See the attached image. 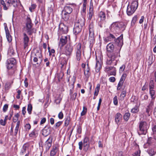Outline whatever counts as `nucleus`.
Wrapping results in <instances>:
<instances>
[{
    "mask_svg": "<svg viewBox=\"0 0 156 156\" xmlns=\"http://www.w3.org/2000/svg\"><path fill=\"white\" fill-rule=\"evenodd\" d=\"M73 49L72 46L68 44L65 46L64 51L60 52L61 62L63 65L67 64L69 59L72 55Z\"/></svg>",
    "mask_w": 156,
    "mask_h": 156,
    "instance_id": "obj_1",
    "label": "nucleus"
},
{
    "mask_svg": "<svg viewBox=\"0 0 156 156\" xmlns=\"http://www.w3.org/2000/svg\"><path fill=\"white\" fill-rule=\"evenodd\" d=\"M138 5V0H133L131 5L127 6L126 12L129 16L132 15L136 10Z\"/></svg>",
    "mask_w": 156,
    "mask_h": 156,
    "instance_id": "obj_2",
    "label": "nucleus"
},
{
    "mask_svg": "<svg viewBox=\"0 0 156 156\" xmlns=\"http://www.w3.org/2000/svg\"><path fill=\"white\" fill-rule=\"evenodd\" d=\"M33 25L30 18L27 17L26 20V28L27 33L29 35H31L33 33L36 32L34 28H32Z\"/></svg>",
    "mask_w": 156,
    "mask_h": 156,
    "instance_id": "obj_3",
    "label": "nucleus"
},
{
    "mask_svg": "<svg viewBox=\"0 0 156 156\" xmlns=\"http://www.w3.org/2000/svg\"><path fill=\"white\" fill-rule=\"evenodd\" d=\"M149 128L147 123L145 121H141L140 122L139 125V130L138 133L139 135H145L147 133Z\"/></svg>",
    "mask_w": 156,
    "mask_h": 156,
    "instance_id": "obj_4",
    "label": "nucleus"
},
{
    "mask_svg": "<svg viewBox=\"0 0 156 156\" xmlns=\"http://www.w3.org/2000/svg\"><path fill=\"white\" fill-rule=\"evenodd\" d=\"M75 51L76 60L77 61H79L81 58L82 53L81 44L80 43H78L76 44L75 49Z\"/></svg>",
    "mask_w": 156,
    "mask_h": 156,
    "instance_id": "obj_5",
    "label": "nucleus"
},
{
    "mask_svg": "<svg viewBox=\"0 0 156 156\" xmlns=\"http://www.w3.org/2000/svg\"><path fill=\"white\" fill-rule=\"evenodd\" d=\"M94 25L93 23H91L89 26V41L90 44L94 43Z\"/></svg>",
    "mask_w": 156,
    "mask_h": 156,
    "instance_id": "obj_6",
    "label": "nucleus"
},
{
    "mask_svg": "<svg viewBox=\"0 0 156 156\" xmlns=\"http://www.w3.org/2000/svg\"><path fill=\"white\" fill-rule=\"evenodd\" d=\"M149 94H156V82L151 80L149 84Z\"/></svg>",
    "mask_w": 156,
    "mask_h": 156,
    "instance_id": "obj_7",
    "label": "nucleus"
},
{
    "mask_svg": "<svg viewBox=\"0 0 156 156\" xmlns=\"http://www.w3.org/2000/svg\"><path fill=\"white\" fill-rule=\"evenodd\" d=\"M105 71L110 75L115 76L116 70L114 66H106L105 69Z\"/></svg>",
    "mask_w": 156,
    "mask_h": 156,
    "instance_id": "obj_8",
    "label": "nucleus"
},
{
    "mask_svg": "<svg viewBox=\"0 0 156 156\" xmlns=\"http://www.w3.org/2000/svg\"><path fill=\"white\" fill-rule=\"evenodd\" d=\"M59 33L61 34H66L68 32V27L63 23H61L59 24Z\"/></svg>",
    "mask_w": 156,
    "mask_h": 156,
    "instance_id": "obj_9",
    "label": "nucleus"
},
{
    "mask_svg": "<svg viewBox=\"0 0 156 156\" xmlns=\"http://www.w3.org/2000/svg\"><path fill=\"white\" fill-rule=\"evenodd\" d=\"M94 15V12L93 7V4L91 1L90 3L89 12H88L87 14V17L88 20H90Z\"/></svg>",
    "mask_w": 156,
    "mask_h": 156,
    "instance_id": "obj_10",
    "label": "nucleus"
},
{
    "mask_svg": "<svg viewBox=\"0 0 156 156\" xmlns=\"http://www.w3.org/2000/svg\"><path fill=\"white\" fill-rule=\"evenodd\" d=\"M69 38L68 36L63 35L60 38L59 42V45L60 47H62L67 43V39Z\"/></svg>",
    "mask_w": 156,
    "mask_h": 156,
    "instance_id": "obj_11",
    "label": "nucleus"
},
{
    "mask_svg": "<svg viewBox=\"0 0 156 156\" xmlns=\"http://www.w3.org/2000/svg\"><path fill=\"white\" fill-rule=\"evenodd\" d=\"M16 60L14 58H11L7 61V67L8 69H11L16 63Z\"/></svg>",
    "mask_w": 156,
    "mask_h": 156,
    "instance_id": "obj_12",
    "label": "nucleus"
},
{
    "mask_svg": "<svg viewBox=\"0 0 156 156\" xmlns=\"http://www.w3.org/2000/svg\"><path fill=\"white\" fill-rule=\"evenodd\" d=\"M51 127L49 125H46L42 130V135L46 136L50 134L51 132Z\"/></svg>",
    "mask_w": 156,
    "mask_h": 156,
    "instance_id": "obj_13",
    "label": "nucleus"
},
{
    "mask_svg": "<svg viewBox=\"0 0 156 156\" xmlns=\"http://www.w3.org/2000/svg\"><path fill=\"white\" fill-rule=\"evenodd\" d=\"M115 44L119 47L120 49L121 48L123 44V35L121 34L119 37L115 40Z\"/></svg>",
    "mask_w": 156,
    "mask_h": 156,
    "instance_id": "obj_14",
    "label": "nucleus"
},
{
    "mask_svg": "<svg viewBox=\"0 0 156 156\" xmlns=\"http://www.w3.org/2000/svg\"><path fill=\"white\" fill-rule=\"evenodd\" d=\"M34 56H35L34 57L33 60V61L35 63H37V64L38 65H40L42 61V59H41V61L39 63L37 62L38 61V58H41L42 57L41 53L39 51H37L35 54Z\"/></svg>",
    "mask_w": 156,
    "mask_h": 156,
    "instance_id": "obj_15",
    "label": "nucleus"
},
{
    "mask_svg": "<svg viewBox=\"0 0 156 156\" xmlns=\"http://www.w3.org/2000/svg\"><path fill=\"white\" fill-rule=\"evenodd\" d=\"M23 40L24 48L25 49L28 45V43L29 41L28 37L25 33H23Z\"/></svg>",
    "mask_w": 156,
    "mask_h": 156,
    "instance_id": "obj_16",
    "label": "nucleus"
},
{
    "mask_svg": "<svg viewBox=\"0 0 156 156\" xmlns=\"http://www.w3.org/2000/svg\"><path fill=\"white\" fill-rule=\"evenodd\" d=\"M119 23L117 22L113 23L110 27L109 28L113 32L116 31L119 29Z\"/></svg>",
    "mask_w": 156,
    "mask_h": 156,
    "instance_id": "obj_17",
    "label": "nucleus"
},
{
    "mask_svg": "<svg viewBox=\"0 0 156 156\" xmlns=\"http://www.w3.org/2000/svg\"><path fill=\"white\" fill-rule=\"evenodd\" d=\"M79 145V149L80 150H82L83 148V150L87 151L88 150L90 146V144L83 143L82 141L80 142L78 144Z\"/></svg>",
    "mask_w": 156,
    "mask_h": 156,
    "instance_id": "obj_18",
    "label": "nucleus"
},
{
    "mask_svg": "<svg viewBox=\"0 0 156 156\" xmlns=\"http://www.w3.org/2000/svg\"><path fill=\"white\" fill-rule=\"evenodd\" d=\"M82 28V27H81V26H78L77 24H75L73 31L74 34L75 35L78 34L81 31Z\"/></svg>",
    "mask_w": 156,
    "mask_h": 156,
    "instance_id": "obj_19",
    "label": "nucleus"
},
{
    "mask_svg": "<svg viewBox=\"0 0 156 156\" xmlns=\"http://www.w3.org/2000/svg\"><path fill=\"white\" fill-rule=\"evenodd\" d=\"M151 98V99L147 106L152 108L153 106L154 105V99L156 97V94H150Z\"/></svg>",
    "mask_w": 156,
    "mask_h": 156,
    "instance_id": "obj_20",
    "label": "nucleus"
},
{
    "mask_svg": "<svg viewBox=\"0 0 156 156\" xmlns=\"http://www.w3.org/2000/svg\"><path fill=\"white\" fill-rule=\"evenodd\" d=\"M108 56L114 61L118 56L120 57V56L119 53L117 52H115L108 55Z\"/></svg>",
    "mask_w": 156,
    "mask_h": 156,
    "instance_id": "obj_21",
    "label": "nucleus"
},
{
    "mask_svg": "<svg viewBox=\"0 0 156 156\" xmlns=\"http://www.w3.org/2000/svg\"><path fill=\"white\" fill-rule=\"evenodd\" d=\"M122 118V115L119 113H117L115 115V122L118 125L119 122L121 120Z\"/></svg>",
    "mask_w": 156,
    "mask_h": 156,
    "instance_id": "obj_22",
    "label": "nucleus"
},
{
    "mask_svg": "<svg viewBox=\"0 0 156 156\" xmlns=\"http://www.w3.org/2000/svg\"><path fill=\"white\" fill-rule=\"evenodd\" d=\"M73 11V9L72 7L66 5L65 6L64 9L62 10L64 12L70 14Z\"/></svg>",
    "mask_w": 156,
    "mask_h": 156,
    "instance_id": "obj_23",
    "label": "nucleus"
},
{
    "mask_svg": "<svg viewBox=\"0 0 156 156\" xmlns=\"http://www.w3.org/2000/svg\"><path fill=\"white\" fill-rule=\"evenodd\" d=\"M52 144V139H50L49 138L46 141L45 146L46 147V150H49Z\"/></svg>",
    "mask_w": 156,
    "mask_h": 156,
    "instance_id": "obj_24",
    "label": "nucleus"
},
{
    "mask_svg": "<svg viewBox=\"0 0 156 156\" xmlns=\"http://www.w3.org/2000/svg\"><path fill=\"white\" fill-rule=\"evenodd\" d=\"M29 145L28 144H25L23 146L21 150L20 154L21 155H23L24 153H25L26 151L28 149Z\"/></svg>",
    "mask_w": 156,
    "mask_h": 156,
    "instance_id": "obj_25",
    "label": "nucleus"
},
{
    "mask_svg": "<svg viewBox=\"0 0 156 156\" xmlns=\"http://www.w3.org/2000/svg\"><path fill=\"white\" fill-rule=\"evenodd\" d=\"M12 83L10 82H7L4 86V89L5 92H7L11 87Z\"/></svg>",
    "mask_w": 156,
    "mask_h": 156,
    "instance_id": "obj_26",
    "label": "nucleus"
},
{
    "mask_svg": "<svg viewBox=\"0 0 156 156\" xmlns=\"http://www.w3.org/2000/svg\"><path fill=\"white\" fill-rule=\"evenodd\" d=\"M96 59H97V58L96 57ZM101 68V63L99 61L97 60L95 66L96 72L97 73L98 72L100 69Z\"/></svg>",
    "mask_w": 156,
    "mask_h": 156,
    "instance_id": "obj_27",
    "label": "nucleus"
},
{
    "mask_svg": "<svg viewBox=\"0 0 156 156\" xmlns=\"http://www.w3.org/2000/svg\"><path fill=\"white\" fill-rule=\"evenodd\" d=\"M38 135V132L35 129H34L29 134V136L30 137L34 138L36 137Z\"/></svg>",
    "mask_w": 156,
    "mask_h": 156,
    "instance_id": "obj_28",
    "label": "nucleus"
},
{
    "mask_svg": "<svg viewBox=\"0 0 156 156\" xmlns=\"http://www.w3.org/2000/svg\"><path fill=\"white\" fill-rule=\"evenodd\" d=\"M106 48L108 52H112L114 50V46L112 43H109L107 45Z\"/></svg>",
    "mask_w": 156,
    "mask_h": 156,
    "instance_id": "obj_29",
    "label": "nucleus"
},
{
    "mask_svg": "<svg viewBox=\"0 0 156 156\" xmlns=\"http://www.w3.org/2000/svg\"><path fill=\"white\" fill-rule=\"evenodd\" d=\"M77 24L79 26H81V27H83L85 24V20L83 19H79L75 24Z\"/></svg>",
    "mask_w": 156,
    "mask_h": 156,
    "instance_id": "obj_30",
    "label": "nucleus"
},
{
    "mask_svg": "<svg viewBox=\"0 0 156 156\" xmlns=\"http://www.w3.org/2000/svg\"><path fill=\"white\" fill-rule=\"evenodd\" d=\"M20 122L19 120H18L16 122V126L15 128L14 132V136H16L18 131H20Z\"/></svg>",
    "mask_w": 156,
    "mask_h": 156,
    "instance_id": "obj_31",
    "label": "nucleus"
},
{
    "mask_svg": "<svg viewBox=\"0 0 156 156\" xmlns=\"http://www.w3.org/2000/svg\"><path fill=\"white\" fill-rule=\"evenodd\" d=\"M83 8L81 12L83 13H85L86 11V6L87 3L88 2L87 0H83Z\"/></svg>",
    "mask_w": 156,
    "mask_h": 156,
    "instance_id": "obj_32",
    "label": "nucleus"
},
{
    "mask_svg": "<svg viewBox=\"0 0 156 156\" xmlns=\"http://www.w3.org/2000/svg\"><path fill=\"white\" fill-rule=\"evenodd\" d=\"M12 4L14 7H16L21 5V3L20 0H12Z\"/></svg>",
    "mask_w": 156,
    "mask_h": 156,
    "instance_id": "obj_33",
    "label": "nucleus"
},
{
    "mask_svg": "<svg viewBox=\"0 0 156 156\" xmlns=\"http://www.w3.org/2000/svg\"><path fill=\"white\" fill-rule=\"evenodd\" d=\"M87 68L86 69H84V74L86 77L88 78L90 75V69L88 64H87Z\"/></svg>",
    "mask_w": 156,
    "mask_h": 156,
    "instance_id": "obj_34",
    "label": "nucleus"
},
{
    "mask_svg": "<svg viewBox=\"0 0 156 156\" xmlns=\"http://www.w3.org/2000/svg\"><path fill=\"white\" fill-rule=\"evenodd\" d=\"M69 13H67L66 12L62 11V16L63 19L65 20H67L69 17Z\"/></svg>",
    "mask_w": 156,
    "mask_h": 156,
    "instance_id": "obj_35",
    "label": "nucleus"
},
{
    "mask_svg": "<svg viewBox=\"0 0 156 156\" xmlns=\"http://www.w3.org/2000/svg\"><path fill=\"white\" fill-rule=\"evenodd\" d=\"M116 39L115 36L114 35L112 34H110L106 38V40H107L108 41H111L114 40Z\"/></svg>",
    "mask_w": 156,
    "mask_h": 156,
    "instance_id": "obj_36",
    "label": "nucleus"
},
{
    "mask_svg": "<svg viewBox=\"0 0 156 156\" xmlns=\"http://www.w3.org/2000/svg\"><path fill=\"white\" fill-rule=\"evenodd\" d=\"M57 149L56 147H54L51 151L50 152V156H54L55 155L57 152Z\"/></svg>",
    "mask_w": 156,
    "mask_h": 156,
    "instance_id": "obj_37",
    "label": "nucleus"
},
{
    "mask_svg": "<svg viewBox=\"0 0 156 156\" xmlns=\"http://www.w3.org/2000/svg\"><path fill=\"white\" fill-rule=\"evenodd\" d=\"M99 17L100 20H105L106 18L105 13L102 11L100 12L99 14Z\"/></svg>",
    "mask_w": 156,
    "mask_h": 156,
    "instance_id": "obj_38",
    "label": "nucleus"
},
{
    "mask_svg": "<svg viewBox=\"0 0 156 156\" xmlns=\"http://www.w3.org/2000/svg\"><path fill=\"white\" fill-rule=\"evenodd\" d=\"M100 88V85L99 84L97 85V87L95 88L94 93V96H97L98 94Z\"/></svg>",
    "mask_w": 156,
    "mask_h": 156,
    "instance_id": "obj_39",
    "label": "nucleus"
},
{
    "mask_svg": "<svg viewBox=\"0 0 156 156\" xmlns=\"http://www.w3.org/2000/svg\"><path fill=\"white\" fill-rule=\"evenodd\" d=\"M113 62L114 61L112 59L108 56L106 61V64L108 65H110L112 64Z\"/></svg>",
    "mask_w": 156,
    "mask_h": 156,
    "instance_id": "obj_40",
    "label": "nucleus"
},
{
    "mask_svg": "<svg viewBox=\"0 0 156 156\" xmlns=\"http://www.w3.org/2000/svg\"><path fill=\"white\" fill-rule=\"evenodd\" d=\"M105 20H100L98 22V24L100 27H102L105 24Z\"/></svg>",
    "mask_w": 156,
    "mask_h": 156,
    "instance_id": "obj_41",
    "label": "nucleus"
},
{
    "mask_svg": "<svg viewBox=\"0 0 156 156\" xmlns=\"http://www.w3.org/2000/svg\"><path fill=\"white\" fill-rule=\"evenodd\" d=\"M0 2L1 5H2L3 6V9L4 10H7L8 9V7L7 5L5 2L3 0H1L0 1Z\"/></svg>",
    "mask_w": 156,
    "mask_h": 156,
    "instance_id": "obj_42",
    "label": "nucleus"
},
{
    "mask_svg": "<svg viewBox=\"0 0 156 156\" xmlns=\"http://www.w3.org/2000/svg\"><path fill=\"white\" fill-rule=\"evenodd\" d=\"M130 116V114L129 112L126 113L124 116V119L126 121H127Z\"/></svg>",
    "mask_w": 156,
    "mask_h": 156,
    "instance_id": "obj_43",
    "label": "nucleus"
},
{
    "mask_svg": "<svg viewBox=\"0 0 156 156\" xmlns=\"http://www.w3.org/2000/svg\"><path fill=\"white\" fill-rule=\"evenodd\" d=\"M70 120V117L69 116H67L66 118L65 121V125L66 126H67L68 125Z\"/></svg>",
    "mask_w": 156,
    "mask_h": 156,
    "instance_id": "obj_44",
    "label": "nucleus"
},
{
    "mask_svg": "<svg viewBox=\"0 0 156 156\" xmlns=\"http://www.w3.org/2000/svg\"><path fill=\"white\" fill-rule=\"evenodd\" d=\"M32 109V107L31 104H29L27 106V110L29 114L31 113V111Z\"/></svg>",
    "mask_w": 156,
    "mask_h": 156,
    "instance_id": "obj_45",
    "label": "nucleus"
},
{
    "mask_svg": "<svg viewBox=\"0 0 156 156\" xmlns=\"http://www.w3.org/2000/svg\"><path fill=\"white\" fill-rule=\"evenodd\" d=\"M126 76V73H124L122 74L121 79L120 80L119 82L124 83Z\"/></svg>",
    "mask_w": 156,
    "mask_h": 156,
    "instance_id": "obj_46",
    "label": "nucleus"
},
{
    "mask_svg": "<svg viewBox=\"0 0 156 156\" xmlns=\"http://www.w3.org/2000/svg\"><path fill=\"white\" fill-rule=\"evenodd\" d=\"M139 109L137 106L135 107L131 110V112L133 113H136L138 112Z\"/></svg>",
    "mask_w": 156,
    "mask_h": 156,
    "instance_id": "obj_47",
    "label": "nucleus"
},
{
    "mask_svg": "<svg viewBox=\"0 0 156 156\" xmlns=\"http://www.w3.org/2000/svg\"><path fill=\"white\" fill-rule=\"evenodd\" d=\"M6 37L8 41L9 42H11L12 41V37L10 33H9L8 34H6Z\"/></svg>",
    "mask_w": 156,
    "mask_h": 156,
    "instance_id": "obj_48",
    "label": "nucleus"
},
{
    "mask_svg": "<svg viewBox=\"0 0 156 156\" xmlns=\"http://www.w3.org/2000/svg\"><path fill=\"white\" fill-rule=\"evenodd\" d=\"M62 100V98L60 97V95L58 96V97L55 99V101L57 104L60 103Z\"/></svg>",
    "mask_w": 156,
    "mask_h": 156,
    "instance_id": "obj_49",
    "label": "nucleus"
},
{
    "mask_svg": "<svg viewBox=\"0 0 156 156\" xmlns=\"http://www.w3.org/2000/svg\"><path fill=\"white\" fill-rule=\"evenodd\" d=\"M87 112V108L83 106V110L81 113V116L84 115Z\"/></svg>",
    "mask_w": 156,
    "mask_h": 156,
    "instance_id": "obj_50",
    "label": "nucleus"
},
{
    "mask_svg": "<svg viewBox=\"0 0 156 156\" xmlns=\"http://www.w3.org/2000/svg\"><path fill=\"white\" fill-rule=\"evenodd\" d=\"M83 143L84 144H89V137L87 136H85L84 139Z\"/></svg>",
    "mask_w": 156,
    "mask_h": 156,
    "instance_id": "obj_51",
    "label": "nucleus"
},
{
    "mask_svg": "<svg viewBox=\"0 0 156 156\" xmlns=\"http://www.w3.org/2000/svg\"><path fill=\"white\" fill-rule=\"evenodd\" d=\"M148 96L146 94H142L141 96V98L142 101L147 100L148 99Z\"/></svg>",
    "mask_w": 156,
    "mask_h": 156,
    "instance_id": "obj_52",
    "label": "nucleus"
},
{
    "mask_svg": "<svg viewBox=\"0 0 156 156\" xmlns=\"http://www.w3.org/2000/svg\"><path fill=\"white\" fill-rule=\"evenodd\" d=\"M125 68V66L124 65H122L119 68V72L120 73H122L124 71Z\"/></svg>",
    "mask_w": 156,
    "mask_h": 156,
    "instance_id": "obj_53",
    "label": "nucleus"
},
{
    "mask_svg": "<svg viewBox=\"0 0 156 156\" xmlns=\"http://www.w3.org/2000/svg\"><path fill=\"white\" fill-rule=\"evenodd\" d=\"M113 103L115 105H118V98L117 96H115L113 98Z\"/></svg>",
    "mask_w": 156,
    "mask_h": 156,
    "instance_id": "obj_54",
    "label": "nucleus"
},
{
    "mask_svg": "<svg viewBox=\"0 0 156 156\" xmlns=\"http://www.w3.org/2000/svg\"><path fill=\"white\" fill-rule=\"evenodd\" d=\"M123 83L119 82V83H118V86L117 87V90H119L121 87L123 85Z\"/></svg>",
    "mask_w": 156,
    "mask_h": 156,
    "instance_id": "obj_55",
    "label": "nucleus"
},
{
    "mask_svg": "<svg viewBox=\"0 0 156 156\" xmlns=\"http://www.w3.org/2000/svg\"><path fill=\"white\" fill-rule=\"evenodd\" d=\"M25 129H26V131H29L30 129L31 126L29 123L25 125Z\"/></svg>",
    "mask_w": 156,
    "mask_h": 156,
    "instance_id": "obj_56",
    "label": "nucleus"
},
{
    "mask_svg": "<svg viewBox=\"0 0 156 156\" xmlns=\"http://www.w3.org/2000/svg\"><path fill=\"white\" fill-rule=\"evenodd\" d=\"M36 5L35 4H32L31 6L29 7V10L30 12H32L33 10L36 7Z\"/></svg>",
    "mask_w": 156,
    "mask_h": 156,
    "instance_id": "obj_57",
    "label": "nucleus"
},
{
    "mask_svg": "<svg viewBox=\"0 0 156 156\" xmlns=\"http://www.w3.org/2000/svg\"><path fill=\"white\" fill-rule=\"evenodd\" d=\"M4 26L5 27V30L6 34H8V33H9V32L8 29V28L6 24L5 23H4Z\"/></svg>",
    "mask_w": 156,
    "mask_h": 156,
    "instance_id": "obj_58",
    "label": "nucleus"
},
{
    "mask_svg": "<svg viewBox=\"0 0 156 156\" xmlns=\"http://www.w3.org/2000/svg\"><path fill=\"white\" fill-rule=\"evenodd\" d=\"M140 151L138 150L135 152L133 154V156H140Z\"/></svg>",
    "mask_w": 156,
    "mask_h": 156,
    "instance_id": "obj_59",
    "label": "nucleus"
},
{
    "mask_svg": "<svg viewBox=\"0 0 156 156\" xmlns=\"http://www.w3.org/2000/svg\"><path fill=\"white\" fill-rule=\"evenodd\" d=\"M62 123V121H59L56 123L55 125V126L56 128H57L59 127L60 126H61Z\"/></svg>",
    "mask_w": 156,
    "mask_h": 156,
    "instance_id": "obj_60",
    "label": "nucleus"
},
{
    "mask_svg": "<svg viewBox=\"0 0 156 156\" xmlns=\"http://www.w3.org/2000/svg\"><path fill=\"white\" fill-rule=\"evenodd\" d=\"M58 117L60 119H62L63 117V114L62 112H60L58 115Z\"/></svg>",
    "mask_w": 156,
    "mask_h": 156,
    "instance_id": "obj_61",
    "label": "nucleus"
},
{
    "mask_svg": "<svg viewBox=\"0 0 156 156\" xmlns=\"http://www.w3.org/2000/svg\"><path fill=\"white\" fill-rule=\"evenodd\" d=\"M82 129L81 127L80 126H78L77 127V133L80 134L81 133Z\"/></svg>",
    "mask_w": 156,
    "mask_h": 156,
    "instance_id": "obj_62",
    "label": "nucleus"
},
{
    "mask_svg": "<svg viewBox=\"0 0 156 156\" xmlns=\"http://www.w3.org/2000/svg\"><path fill=\"white\" fill-rule=\"evenodd\" d=\"M8 105L7 104H5L4 105L3 108V111L4 112L6 111L8 109Z\"/></svg>",
    "mask_w": 156,
    "mask_h": 156,
    "instance_id": "obj_63",
    "label": "nucleus"
},
{
    "mask_svg": "<svg viewBox=\"0 0 156 156\" xmlns=\"http://www.w3.org/2000/svg\"><path fill=\"white\" fill-rule=\"evenodd\" d=\"M137 16H134V17L133 18L132 20V23L134 24L137 20Z\"/></svg>",
    "mask_w": 156,
    "mask_h": 156,
    "instance_id": "obj_64",
    "label": "nucleus"
}]
</instances>
